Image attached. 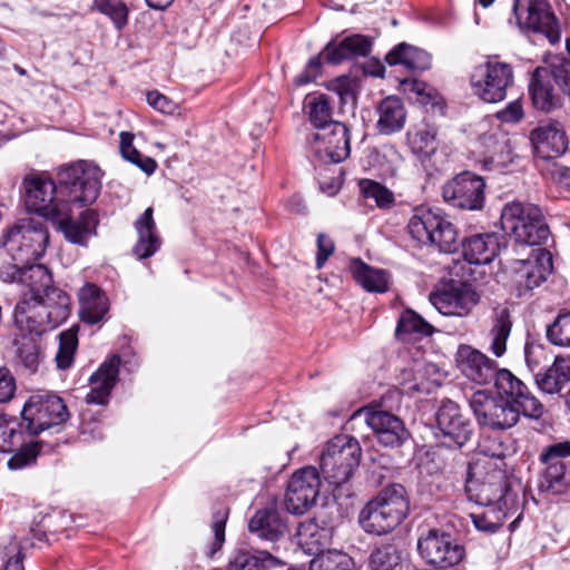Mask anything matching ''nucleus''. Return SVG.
<instances>
[{
    "instance_id": "79ce46f5",
    "label": "nucleus",
    "mask_w": 570,
    "mask_h": 570,
    "mask_svg": "<svg viewBox=\"0 0 570 570\" xmlns=\"http://www.w3.org/2000/svg\"><path fill=\"white\" fill-rule=\"evenodd\" d=\"M281 564V561L267 551L250 553L238 551L229 561V570H271Z\"/></svg>"
},
{
    "instance_id": "37998d69",
    "label": "nucleus",
    "mask_w": 570,
    "mask_h": 570,
    "mask_svg": "<svg viewBox=\"0 0 570 570\" xmlns=\"http://www.w3.org/2000/svg\"><path fill=\"white\" fill-rule=\"evenodd\" d=\"M297 537L299 546L308 554L317 557L326 552L324 548L328 543L327 530L320 528L315 522L302 523L298 528Z\"/></svg>"
},
{
    "instance_id": "5fc2aeb1",
    "label": "nucleus",
    "mask_w": 570,
    "mask_h": 570,
    "mask_svg": "<svg viewBox=\"0 0 570 570\" xmlns=\"http://www.w3.org/2000/svg\"><path fill=\"white\" fill-rule=\"evenodd\" d=\"M547 337L553 345L570 347V311L559 314L547 327Z\"/></svg>"
},
{
    "instance_id": "ea45409f",
    "label": "nucleus",
    "mask_w": 570,
    "mask_h": 570,
    "mask_svg": "<svg viewBox=\"0 0 570 570\" xmlns=\"http://www.w3.org/2000/svg\"><path fill=\"white\" fill-rule=\"evenodd\" d=\"M353 278L367 292L385 293L389 289L387 274L376 269L361 259H353L350 264Z\"/></svg>"
},
{
    "instance_id": "f8f14e48",
    "label": "nucleus",
    "mask_w": 570,
    "mask_h": 570,
    "mask_svg": "<svg viewBox=\"0 0 570 570\" xmlns=\"http://www.w3.org/2000/svg\"><path fill=\"white\" fill-rule=\"evenodd\" d=\"M417 551L426 563L440 570L458 566L465 556V549L450 533L429 530L417 540Z\"/></svg>"
},
{
    "instance_id": "a211bd4d",
    "label": "nucleus",
    "mask_w": 570,
    "mask_h": 570,
    "mask_svg": "<svg viewBox=\"0 0 570 570\" xmlns=\"http://www.w3.org/2000/svg\"><path fill=\"white\" fill-rule=\"evenodd\" d=\"M436 436L448 448H461L472 436L473 426L460 406L450 400L442 403L436 412Z\"/></svg>"
},
{
    "instance_id": "393cba45",
    "label": "nucleus",
    "mask_w": 570,
    "mask_h": 570,
    "mask_svg": "<svg viewBox=\"0 0 570 570\" xmlns=\"http://www.w3.org/2000/svg\"><path fill=\"white\" fill-rule=\"evenodd\" d=\"M366 424L373 430L379 442L385 446H400L407 439L403 421L382 409L364 411Z\"/></svg>"
},
{
    "instance_id": "a878e982",
    "label": "nucleus",
    "mask_w": 570,
    "mask_h": 570,
    "mask_svg": "<svg viewBox=\"0 0 570 570\" xmlns=\"http://www.w3.org/2000/svg\"><path fill=\"white\" fill-rule=\"evenodd\" d=\"M67 205V213L60 217H51L50 219L58 223L59 229L63 233L66 239L72 244L85 246L89 238L96 234L98 225L97 214L92 209H86L80 214L78 219L71 217V206Z\"/></svg>"
},
{
    "instance_id": "0eeeda50",
    "label": "nucleus",
    "mask_w": 570,
    "mask_h": 570,
    "mask_svg": "<svg viewBox=\"0 0 570 570\" xmlns=\"http://www.w3.org/2000/svg\"><path fill=\"white\" fill-rule=\"evenodd\" d=\"M407 230L417 243L434 246L442 253H454L459 247L456 228L440 209L416 208Z\"/></svg>"
},
{
    "instance_id": "bf43d9fd",
    "label": "nucleus",
    "mask_w": 570,
    "mask_h": 570,
    "mask_svg": "<svg viewBox=\"0 0 570 570\" xmlns=\"http://www.w3.org/2000/svg\"><path fill=\"white\" fill-rule=\"evenodd\" d=\"M355 82L350 77H338L332 85L333 90L337 94L341 104H354L356 100Z\"/></svg>"
},
{
    "instance_id": "13d9d810",
    "label": "nucleus",
    "mask_w": 570,
    "mask_h": 570,
    "mask_svg": "<svg viewBox=\"0 0 570 570\" xmlns=\"http://www.w3.org/2000/svg\"><path fill=\"white\" fill-rule=\"evenodd\" d=\"M147 102L155 110L165 114V115H174L178 111L179 106L177 102L168 98L167 96L160 94L157 90L149 91L147 94Z\"/></svg>"
},
{
    "instance_id": "c756f323",
    "label": "nucleus",
    "mask_w": 570,
    "mask_h": 570,
    "mask_svg": "<svg viewBox=\"0 0 570 570\" xmlns=\"http://www.w3.org/2000/svg\"><path fill=\"white\" fill-rule=\"evenodd\" d=\"M138 235L132 253L138 259H146L156 254L161 246V238L154 220V209L148 207L135 222Z\"/></svg>"
},
{
    "instance_id": "9b49d317",
    "label": "nucleus",
    "mask_w": 570,
    "mask_h": 570,
    "mask_svg": "<svg viewBox=\"0 0 570 570\" xmlns=\"http://www.w3.org/2000/svg\"><path fill=\"white\" fill-rule=\"evenodd\" d=\"M513 13L520 29L541 33L551 45L560 41V26L548 0H515Z\"/></svg>"
},
{
    "instance_id": "6e6552de",
    "label": "nucleus",
    "mask_w": 570,
    "mask_h": 570,
    "mask_svg": "<svg viewBox=\"0 0 570 570\" xmlns=\"http://www.w3.org/2000/svg\"><path fill=\"white\" fill-rule=\"evenodd\" d=\"M362 449L358 441L350 435L334 436L321 455V470L325 480L338 487L353 476L358 468Z\"/></svg>"
},
{
    "instance_id": "7c9ffc66",
    "label": "nucleus",
    "mask_w": 570,
    "mask_h": 570,
    "mask_svg": "<svg viewBox=\"0 0 570 570\" xmlns=\"http://www.w3.org/2000/svg\"><path fill=\"white\" fill-rule=\"evenodd\" d=\"M463 256L470 264L491 263L500 252V236L494 233L472 235L463 242Z\"/></svg>"
},
{
    "instance_id": "c03bdc74",
    "label": "nucleus",
    "mask_w": 570,
    "mask_h": 570,
    "mask_svg": "<svg viewBox=\"0 0 570 570\" xmlns=\"http://www.w3.org/2000/svg\"><path fill=\"white\" fill-rule=\"evenodd\" d=\"M306 108L308 119L316 131L326 128L330 124H335L332 119V106L327 96L320 94L307 98Z\"/></svg>"
},
{
    "instance_id": "8fccbe9b",
    "label": "nucleus",
    "mask_w": 570,
    "mask_h": 570,
    "mask_svg": "<svg viewBox=\"0 0 570 570\" xmlns=\"http://www.w3.org/2000/svg\"><path fill=\"white\" fill-rule=\"evenodd\" d=\"M401 556L394 544H383L376 548L370 558L373 570H402Z\"/></svg>"
},
{
    "instance_id": "4c0bfd02",
    "label": "nucleus",
    "mask_w": 570,
    "mask_h": 570,
    "mask_svg": "<svg viewBox=\"0 0 570 570\" xmlns=\"http://www.w3.org/2000/svg\"><path fill=\"white\" fill-rule=\"evenodd\" d=\"M389 65H402L411 71H423L430 68V55L416 47L402 42L395 46L386 56Z\"/></svg>"
},
{
    "instance_id": "dca6fc26",
    "label": "nucleus",
    "mask_w": 570,
    "mask_h": 570,
    "mask_svg": "<svg viewBox=\"0 0 570 570\" xmlns=\"http://www.w3.org/2000/svg\"><path fill=\"white\" fill-rule=\"evenodd\" d=\"M485 181L482 177L470 171H463L442 188V196L446 204L464 210H480L485 200Z\"/></svg>"
},
{
    "instance_id": "680f3d73",
    "label": "nucleus",
    "mask_w": 570,
    "mask_h": 570,
    "mask_svg": "<svg viewBox=\"0 0 570 570\" xmlns=\"http://www.w3.org/2000/svg\"><path fill=\"white\" fill-rule=\"evenodd\" d=\"M16 379L6 366H0V404L9 402L16 393Z\"/></svg>"
},
{
    "instance_id": "774afa93",
    "label": "nucleus",
    "mask_w": 570,
    "mask_h": 570,
    "mask_svg": "<svg viewBox=\"0 0 570 570\" xmlns=\"http://www.w3.org/2000/svg\"><path fill=\"white\" fill-rule=\"evenodd\" d=\"M552 178L561 186L570 189V168L556 165L552 169Z\"/></svg>"
},
{
    "instance_id": "c9c22d12",
    "label": "nucleus",
    "mask_w": 570,
    "mask_h": 570,
    "mask_svg": "<svg viewBox=\"0 0 570 570\" xmlns=\"http://www.w3.org/2000/svg\"><path fill=\"white\" fill-rule=\"evenodd\" d=\"M538 387L547 394L560 393L570 383V356H556L544 371L534 374Z\"/></svg>"
},
{
    "instance_id": "9d476101",
    "label": "nucleus",
    "mask_w": 570,
    "mask_h": 570,
    "mask_svg": "<svg viewBox=\"0 0 570 570\" xmlns=\"http://www.w3.org/2000/svg\"><path fill=\"white\" fill-rule=\"evenodd\" d=\"M21 415L26 430L30 434L37 435L51 426L66 422L69 412L61 397L41 392L28 399Z\"/></svg>"
},
{
    "instance_id": "0e129e2a",
    "label": "nucleus",
    "mask_w": 570,
    "mask_h": 570,
    "mask_svg": "<svg viewBox=\"0 0 570 570\" xmlns=\"http://www.w3.org/2000/svg\"><path fill=\"white\" fill-rule=\"evenodd\" d=\"M334 243L333 240L324 235L320 234L317 236V256H316V265L317 268H322L328 257L334 253Z\"/></svg>"
},
{
    "instance_id": "ddd939ff",
    "label": "nucleus",
    "mask_w": 570,
    "mask_h": 570,
    "mask_svg": "<svg viewBox=\"0 0 570 570\" xmlns=\"http://www.w3.org/2000/svg\"><path fill=\"white\" fill-rule=\"evenodd\" d=\"M321 484V476L316 468L305 466L295 471L286 487V510L293 514L307 512L317 501Z\"/></svg>"
},
{
    "instance_id": "4468645a",
    "label": "nucleus",
    "mask_w": 570,
    "mask_h": 570,
    "mask_svg": "<svg viewBox=\"0 0 570 570\" xmlns=\"http://www.w3.org/2000/svg\"><path fill=\"white\" fill-rule=\"evenodd\" d=\"M470 407L479 424L492 430H507L514 426L522 414L505 401L483 391L473 393Z\"/></svg>"
},
{
    "instance_id": "49530a36",
    "label": "nucleus",
    "mask_w": 570,
    "mask_h": 570,
    "mask_svg": "<svg viewBox=\"0 0 570 570\" xmlns=\"http://www.w3.org/2000/svg\"><path fill=\"white\" fill-rule=\"evenodd\" d=\"M309 570H356V568L348 554L337 550H326L311 560Z\"/></svg>"
},
{
    "instance_id": "f257e3e1",
    "label": "nucleus",
    "mask_w": 570,
    "mask_h": 570,
    "mask_svg": "<svg viewBox=\"0 0 570 570\" xmlns=\"http://www.w3.org/2000/svg\"><path fill=\"white\" fill-rule=\"evenodd\" d=\"M28 210L42 217H60L68 204L88 206L96 202L101 188V171L97 166L78 161L59 171V187L46 174H31L23 179Z\"/></svg>"
},
{
    "instance_id": "bb28decb",
    "label": "nucleus",
    "mask_w": 570,
    "mask_h": 570,
    "mask_svg": "<svg viewBox=\"0 0 570 570\" xmlns=\"http://www.w3.org/2000/svg\"><path fill=\"white\" fill-rule=\"evenodd\" d=\"M120 357L111 356L105 361L99 368L90 376V391L86 394L88 404H106L111 390L114 389L119 373Z\"/></svg>"
},
{
    "instance_id": "6ab92c4d",
    "label": "nucleus",
    "mask_w": 570,
    "mask_h": 570,
    "mask_svg": "<svg viewBox=\"0 0 570 570\" xmlns=\"http://www.w3.org/2000/svg\"><path fill=\"white\" fill-rule=\"evenodd\" d=\"M315 155L324 161L341 163L351 153L350 130L343 122L330 124L308 137Z\"/></svg>"
},
{
    "instance_id": "de8ad7c7",
    "label": "nucleus",
    "mask_w": 570,
    "mask_h": 570,
    "mask_svg": "<svg viewBox=\"0 0 570 570\" xmlns=\"http://www.w3.org/2000/svg\"><path fill=\"white\" fill-rule=\"evenodd\" d=\"M134 135L131 132L122 131L120 134V151L122 157L131 164L139 167L145 174L151 175L157 168V163L147 156H142L132 146Z\"/></svg>"
},
{
    "instance_id": "b1692460",
    "label": "nucleus",
    "mask_w": 570,
    "mask_h": 570,
    "mask_svg": "<svg viewBox=\"0 0 570 570\" xmlns=\"http://www.w3.org/2000/svg\"><path fill=\"white\" fill-rule=\"evenodd\" d=\"M535 154L542 159L561 156L568 148V139L562 124L558 120L540 122L530 132Z\"/></svg>"
},
{
    "instance_id": "39448f33",
    "label": "nucleus",
    "mask_w": 570,
    "mask_h": 570,
    "mask_svg": "<svg viewBox=\"0 0 570 570\" xmlns=\"http://www.w3.org/2000/svg\"><path fill=\"white\" fill-rule=\"evenodd\" d=\"M502 229L520 245L540 247L550 235L542 210L533 204L512 202L501 212Z\"/></svg>"
},
{
    "instance_id": "a19ab883",
    "label": "nucleus",
    "mask_w": 570,
    "mask_h": 570,
    "mask_svg": "<svg viewBox=\"0 0 570 570\" xmlns=\"http://www.w3.org/2000/svg\"><path fill=\"white\" fill-rule=\"evenodd\" d=\"M433 331V326L417 313L406 309L400 316L395 335L400 341L410 342L423 336H430Z\"/></svg>"
},
{
    "instance_id": "20e7f679",
    "label": "nucleus",
    "mask_w": 570,
    "mask_h": 570,
    "mask_svg": "<svg viewBox=\"0 0 570 570\" xmlns=\"http://www.w3.org/2000/svg\"><path fill=\"white\" fill-rule=\"evenodd\" d=\"M410 503L401 484L381 490L360 513L362 529L371 534L384 535L399 527L407 517Z\"/></svg>"
},
{
    "instance_id": "4d7b16f0",
    "label": "nucleus",
    "mask_w": 570,
    "mask_h": 570,
    "mask_svg": "<svg viewBox=\"0 0 570 570\" xmlns=\"http://www.w3.org/2000/svg\"><path fill=\"white\" fill-rule=\"evenodd\" d=\"M524 360L529 371L535 374L548 361V354L542 345L527 343L524 346Z\"/></svg>"
},
{
    "instance_id": "f3484780",
    "label": "nucleus",
    "mask_w": 570,
    "mask_h": 570,
    "mask_svg": "<svg viewBox=\"0 0 570 570\" xmlns=\"http://www.w3.org/2000/svg\"><path fill=\"white\" fill-rule=\"evenodd\" d=\"M552 272L551 253L542 247L531 249L529 257L512 264V281L519 294L532 291L547 281Z\"/></svg>"
},
{
    "instance_id": "aec40b11",
    "label": "nucleus",
    "mask_w": 570,
    "mask_h": 570,
    "mask_svg": "<svg viewBox=\"0 0 570 570\" xmlns=\"http://www.w3.org/2000/svg\"><path fill=\"white\" fill-rule=\"evenodd\" d=\"M570 455V442L552 444L541 454V461L547 465L539 482L542 492L562 493L568 487L563 458Z\"/></svg>"
},
{
    "instance_id": "4be33fe9",
    "label": "nucleus",
    "mask_w": 570,
    "mask_h": 570,
    "mask_svg": "<svg viewBox=\"0 0 570 570\" xmlns=\"http://www.w3.org/2000/svg\"><path fill=\"white\" fill-rule=\"evenodd\" d=\"M478 301V294L463 284H449L430 295L431 304L446 316H465Z\"/></svg>"
},
{
    "instance_id": "1a4fd4ad",
    "label": "nucleus",
    "mask_w": 570,
    "mask_h": 570,
    "mask_svg": "<svg viewBox=\"0 0 570 570\" xmlns=\"http://www.w3.org/2000/svg\"><path fill=\"white\" fill-rule=\"evenodd\" d=\"M473 94L484 102L495 104L507 97V91L514 83L513 67L500 61L499 56H488L476 66L470 77Z\"/></svg>"
},
{
    "instance_id": "864d4df0",
    "label": "nucleus",
    "mask_w": 570,
    "mask_h": 570,
    "mask_svg": "<svg viewBox=\"0 0 570 570\" xmlns=\"http://www.w3.org/2000/svg\"><path fill=\"white\" fill-rule=\"evenodd\" d=\"M553 83L558 92L570 96V61L561 60L548 67H539Z\"/></svg>"
},
{
    "instance_id": "603ef678",
    "label": "nucleus",
    "mask_w": 570,
    "mask_h": 570,
    "mask_svg": "<svg viewBox=\"0 0 570 570\" xmlns=\"http://www.w3.org/2000/svg\"><path fill=\"white\" fill-rule=\"evenodd\" d=\"M94 8L107 16L118 30L128 23L129 9L122 0H94Z\"/></svg>"
},
{
    "instance_id": "69168bd1",
    "label": "nucleus",
    "mask_w": 570,
    "mask_h": 570,
    "mask_svg": "<svg viewBox=\"0 0 570 570\" xmlns=\"http://www.w3.org/2000/svg\"><path fill=\"white\" fill-rule=\"evenodd\" d=\"M523 107L520 100L510 102L497 114L498 118L503 122H518L523 118Z\"/></svg>"
},
{
    "instance_id": "58836bf2",
    "label": "nucleus",
    "mask_w": 570,
    "mask_h": 570,
    "mask_svg": "<svg viewBox=\"0 0 570 570\" xmlns=\"http://www.w3.org/2000/svg\"><path fill=\"white\" fill-rule=\"evenodd\" d=\"M19 283L27 288L21 297L36 296V298H38L41 297L47 289L53 287L51 285L52 277L48 268L45 265L35 263L22 265Z\"/></svg>"
},
{
    "instance_id": "412c9836",
    "label": "nucleus",
    "mask_w": 570,
    "mask_h": 570,
    "mask_svg": "<svg viewBox=\"0 0 570 570\" xmlns=\"http://www.w3.org/2000/svg\"><path fill=\"white\" fill-rule=\"evenodd\" d=\"M455 363L459 371L470 381L487 385L493 382L498 374V364L481 351L461 344L455 353Z\"/></svg>"
},
{
    "instance_id": "6e6d98bb",
    "label": "nucleus",
    "mask_w": 570,
    "mask_h": 570,
    "mask_svg": "<svg viewBox=\"0 0 570 570\" xmlns=\"http://www.w3.org/2000/svg\"><path fill=\"white\" fill-rule=\"evenodd\" d=\"M17 344V358L18 362L35 372L39 364V346L33 337H22L16 341Z\"/></svg>"
},
{
    "instance_id": "09e8293b",
    "label": "nucleus",
    "mask_w": 570,
    "mask_h": 570,
    "mask_svg": "<svg viewBox=\"0 0 570 570\" xmlns=\"http://www.w3.org/2000/svg\"><path fill=\"white\" fill-rule=\"evenodd\" d=\"M77 333V327H71L61 332L59 335V348L56 354V363L60 370L69 368L73 363L75 352L78 346Z\"/></svg>"
},
{
    "instance_id": "c85d7f7f",
    "label": "nucleus",
    "mask_w": 570,
    "mask_h": 570,
    "mask_svg": "<svg viewBox=\"0 0 570 570\" xmlns=\"http://www.w3.org/2000/svg\"><path fill=\"white\" fill-rule=\"evenodd\" d=\"M512 324L511 312L507 306H498L492 309L487 340L489 342L488 351L495 357H502L505 354Z\"/></svg>"
},
{
    "instance_id": "a18cd8bd",
    "label": "nucleus",
    "mask_w": 570,
    "mask_h": 570,
    "mask_svg": "<svg viewBox=\"0 0 570 570\" xmlns=\"http://www.w3.org/2000/svg\"><path fill=\"white\" fill-rule=\"evenodd\" d=\"M409 146L421 159L430 158L438 149L436 131L433 128H419L407 134Z\"/></svg>"
},
{
    "instance_id": "f03ea898",
    "label": "nucleus",
    "mask_w": 570,
    "mask_h": 570,
    "mask_svg": "<svg viewBox=\"0 0 570 570\" xmlns=\"http://www.w3.org/2000/svg\"><path fill=\"white\" fill-rule=\"evenodd\" d=\"M483 458L469 464L465 493L476 504L507 507L510 511L522 508L519 492L513 489L511 476L505 470L504 453L484 450Z\"/></svg>"
},
{
    "instance_id": "7ed1b4c3",
    "label": "nucleus",
    "mask_w": 570,
    "mask_h": 570,
    "mask_svg": "<svg viewBox=\"0 0 570 570\" xmlns=\"http://www.w3.org/2000/svg\"><path fill=\"white\" fill-rule=\"evenodd\" d=\"M70 298L58 287L47 289L41 297H21L13 318L16 326L26 334L40 336L61 325L70 315Z\"/></svg>"
},
{
    "instance_id": "473e14b6",
    "label": "nucleus",
    "mask_w": 570,
    "mask_h": 570,
    "mask_svg": "<svg viewBox=\"0 0 570 570\" xmlns=\"http://www.w3.org/2000/svg\"><path fill=\"white\" fill-rule=\"evenodd\" d=\"M81 320L88 324L99 323L109 311L105 293L95 284H85L78 293Z\"/></svg>"
},
{
    "instance_id": "2eb2a0df",
    "label": "nucleus",
    "mask_w": 570,
    "mask_h": 570,
    "mask_svg": "<svg viewBox=\"0 0 570 570\" xmlns=\"http://www.w3.org/2000/svg\"><path fill=\"white\" fill-rule=\"evenodd\" d=\"M498 397L522 412V415L539 419L544 412L543 404L528 386L507 368H499L493 379Z\"/></svg>"
},
{
    "instance_id": "72a5a7b5",
    "label": "nucleus",
    "mask_w": 570,
    "mask_h": 570,
    "mask_svg": "<svg viewBox=\"0 0 570 570\" xmlns=\"http://www.w3.org/2000/svg\"><path fill=\"white\" fill-rule=\"evenodd\" d=\"M371 40L362 35L344 38L338 43L331 42L324 49L325 59L332 65L356 57H365L371 52Z\"/></svg>"
},
{
    "instance_id": "e433bc0d",
    "label": "nucleus",
    "mask_w": 570,
    "mask_h": 570,
    "mask_svg": "<svg viewBox=\"0 0 570 570\" xmlns=\"http://www.w3.org/2000/svg\"><path fill=\"white\" fill-rule=\"evenodd\" d=\"M482 505L484 509L481 512H474L470 514L474 527L479 531L495 532L500 527L503 525L508 518L517 515L510 523V529L513 530L521 518V510L510 511L507 507H499L494 504Z\"/></svg>"
},
{
    "instance_id": "423d86ee",
    "label": "nucleus",
    "mask_w": 570,
    "mask_h": 570,
    "mask_svg": "<svg viewBox=\"0 0 570 570\" xmlns=\"http://www.w3.org/2000/svg\"><path fill=\"white\" fill-rule=\"evenodd\" d=\"M49 243V232L40 218H23L3 235L1 242L13 262L22 265L35 263L45 254Z\"/></svg>"
},
{
    "instance_id": "f704fd0d",
    "label": "nucleus",
    "mask_w": 570,
    "mask_h": 570,
    "mask_svg": "<svg viewBox=\"0 0 570 570\" xmlns=\"http://www.w3.org/2000/svg\"><path fill=\"white\" fill-rule=\"evenodd\" d=\"M248 529L253 534L268 541H277L286 529L278 510L267 507L255 512L248 522Z\"/></svg>"
},
{
    "instance_id": "052dcab7",
    "label": "nucleus",
    "mask_w": 570,
    "mask_h": 570,
    "mask_svg": "<svg viewBox=\"0 0 570 570\" xmlns=\"http://www.w3.org/2000/svg\"><path fill=\"white\" fill-rule=\"evenodd\" d=\"M227 511H216L213 514L212 531L214 542L212 543V554L219 550L225 541V525L227 521Z\"/></svg>"
},
{
    "instance_id": "2f4dec72",
    "label": "nucleus",
    "mask_w": 570,
    "mask_h": 570,
    "mask_svg": "<svg viewBox=\"0 0 570 570\" xmlns=\"http://www.w3.org/2000/svg\"><path fill=\"white\" fill-rule=\"evenodd\" d=\"M376 129L381 135L401 131L406 122V108L401 98L389 96L376 107Z\"/></svg>"
},
{
    "instance_id": "338daca9",
    "label": "nucleus",
    "mask_w": 570,
    "mask_h": 570,
    "mask_svg": "<svg viewBox=\"0 0 570 570\" xmlns=\"http://www.w3.org/2000/svg\"><path fill=\"white\" fill-rule=\"evenodd\" d=\"M22 272V264L19 262H14L13 264H3L0 267V278L4 282H18L19 276Z\"/></svg>"
},
{
    "instance_id": "e2e57ef3",
    "label": "nucleus",
    "mask_w": 570,
    "mask_h": 570,
    "mask_svg": "<svg viewBox=\"0 0 570 570\" xmlns=\"http://www.w3.org/2000/svg\"><path fill=\"white\" fill-rule=\"evenodd\" d=\"M321 67H322V62H321L320 56L313 57L312 59H309V61L306 65L305 70L302 71L295 78V85L303 86V85L314 81L321 72Z\"/></svg>"
},
{
    "instance_id": "5701e85b",
    "label": "nucleus",
    "mask_w": 570,
    "mask_h": 570,
    "mask_svg": "<svg viewBox=\"0 0 570 570\" xmlns=\"http://www.w3.org/2000/svg\"><path fill=\"white\" fill-rule=\"evenodd\" d=\"M0 452H16L9 460L11 469H20L32 462L37 454L36 444L24 445L23 433L16 420H9L0 415Z\"/></svg>"
},
{
    "instance_id": "3c124183",
    "label": "nucleus",
    "mask_w": 570,
    "mask_h": 570,
    "mask_svg": "<svg viewBox=\"0 0 570 570\" xmlns=\"http://www.w3.org/2000/svg\"><path fill=\"white\" fill-rule=\"evenodd\" d=\"M358 185L364 198L373 199L379 208L389 209L394 205V194L384 185L371 179H362Z\"/></svg>"
},
{
    "instance_id": "cd10ccee",
    "label": "nucleus",
    "mask_w": 570,
    "mask_h": 570,
    "mask_svg": "<svg viewBox=\"0 0 570 570\" xmlns=\"http://www.w3.org/2000/svg\"><path fill=\"white\" fill-rule=\"evenodd\" d=\"M528 90L531 104L538 111L550 114L563 106L562 96L539 67L530 78Z\"/></svg>"
}]
</instances>
